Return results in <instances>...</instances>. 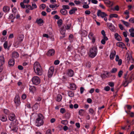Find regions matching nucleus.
<instances>
[{
    "instance_id": "obj_51",
    "label": "nucleus",
    "mask_w": 134,
    "mask_h": 134,
    "mask_svg": "<svg viewBox=\"0 0 134 134\" xmlns=\"http://www.w3.org/2000/svg\"><path fill=\"white\" fill-rule=\"evenodd\" d=\"M89 112L90 113H91L92 114H93L94 112L93 109L92 108H90L89 109Z\"/></svg>"
},
{
    "instance_id": "obj_30",
    "label": "nucleus",
    "mask_w": 134,
    "mask_h": 134,
    "mask_svg": "<svg viewBox=\"0 0 134 134\" xmlns=\"http://www.w3.org/2000/svg\"><path fill=\"white\" fill-rule=\"evenodd\" d=\"M118 17V15L115 14H111L109 15V17L110 18H112L113 17L117 18Z\"/></svg>"
},
{
    "instance_id": "obj_23",
    "label": "nucleus",
    "mask_w": 134,
    "mask_h": 134,
    "mask_svg": "<svg viewBox=\"0 0 134 134\" xmlns=\"http://www.w3.org/2000/svg\"><path fill=\"white\" fill-rule=\"evenodd\" d=\"M15 119V115L14 114H12L9 117V119L11 121Z\"/></svg>"
},
{
    "instance_id": "obj_14",
    "label": "nucleus",
    "mask_w": 134,
    "mask_h": 134,
    "mask_svg": "<svg viewBox=\"0 0 134 134\" xmlns=\"http://www.w3.org/2000/svg\"><path fill=\"white\" fill-rule=\"evenodd\" d=\"M5 62L4 58L3 56H0V66H2L4 64Z\"/></svg>"
},
{
    "instance_id": "obj_9",
    "label": "nucleus",
    "mask_w": 134,
    "mask_h": 134,
    "mask_svg": "<svg viewBox=\"0 0 134 134\" xmlns=\"http://www.w3.org/2000/svg\"><path fill=\"white\" fill-rule=\"evenodd\" d=\"M43 120H36V124L37 126H40L43 125Z\"/></svg>"
},
{
    "instance_id": "obj_58",
    "label": "nucleus",
    "mask_w": 134,
    "mask_h": 134,
    "mask_svg": "<svg viewBox=\"0 0 134 134\" xmlns=\"http://www.w3.org/2000/svg\"><path fill=\"white\" fill-rule=\"evenodd\" d=\"M101 77L102 79H105L107 77L105 74H102L101 75Z\"/></svg>"
},
{
    "instance_id": "obj_17",
    "label": "nucleus",
    "mask_w": 134,
    "mask_h": 134,
    "mask_svg": "<svg viewBox=\"0 0 134 134\" xmlns=\"http://www.w3.org/2000/svg\"><path fill=\"white\" fill-rule=\"evenodd\" d=\"M12 57L15 58H18L19 56L18 53L16 52H14L12 53Z\"/></svg>"
},
{
    "instance_id": "obj_21",
    "label": "nucleus",
    "mask_w": 134,
    "mask_h": 134,
    "mask_svg": "<svg viewBox=\"0 0 134 134\" xmlns=\"http://www.w3.org/2000/svg\"><path fill=\"white\" fill-rule=\"evenodd\" d=\"M0 119L2 121L4 122L7 121V116L2 115L0 117Z\"/></svg>"
},
{
    "instance_id": "obj_19",
    "label": "nucleus",
    "mask_w": 134,
    "mask_h": 134,
    "mask_svg": "<svg viewBox=\"0 0 134 134\" xmlns=\"http://www.w3.org/2000/svg\"><path fill=\"white\" fill-rule=\"evenodd\" d=\"M60 12L62 14L64 15H66L67 13V11L63 8L62 9Z\"/></svg>"
},
{
    "instance_id": "obj_49",
    "label": "nucleus",
    "mask_w": 134,
    "mask_h": 134,
    "mask_svg": "<svg viewBox=\"0 0 134 134\" xmlns=\"http://www.w3.org/2000/svg\"><path fill=\"white\" fill-rule=\"evenodd\" d=\"M108 85L111 87H113L114 86V83L113 82H110L108 83Z\"/></svg>"
},
{
    "instance_id": "obj_43",
    "label": "nucleus",
    "mask_w": 134,
    "mask_h": 134,
    "mask_svg": "<svg viewBox=\"0 0 134 134\" xmlns=\"http://www.w3.org/2000/svg\"><path fill=\"white\" fill-rule=\"evenodd\" d=\"M91 62H87L86 63V66L87 67H88V68H90L91 66Z\"/></svg>"
},
{
    "instance_id": "obj_48",
    "label": "nucleus",
    "mask_w": 134,
    "mask_h": 134,
    "mask_svg": "<svg viewBox=\"0 0 134 134\" xmlns=\"http://www.w3.org/2000/svg\"><path fill=\"white\" fill-rule=\"evenodd\" d=\"M88 5L89 4H85L83 5L82 7L84 8H88L89 7V6Z\"/></svg>"
},
{
    "instance_id": "obj_5",
    "label": "nucleus",
    "mask_w": 134,
    "mask_h": 134,
    "mask_svg": "<svg viewBox=\"0 0 134 134\" xmlns=\"http://www.w3.org/2000/svg\"><path fill=\"white\" fill-rule=\"evenodd\" d=\"M134 60V59L132 58L131 55L130 56V55L129 54H127L126 61L127 63L128 64H130L131 63H132L133 62Z\"/></svg>"
},
{
    "instance_id": "obj_60",
    "label": "nucleus",
    "mask_w": 134,
    "mask_h": 134,
    "mask_svg": "<svg viewBox=\"0 0 134 134\" xmlns=\"http://www.w3.org/2000/svg\"><path fill=\"white\" fill-rule=\"evenodd\" d=\"M59 61L58 60H55L54 62V64L55 65H57L59 64Z\"/></svg>"
},
{
    "instance_id": "obj_63",
    "label": "nucleus",
    "mask_w": 134,
    "mask_h": 134,
    "mask_svg": "<svg viewBox=\"0 0 134 134\" xmlns=\"http://www.w3.org/2000/svg\"><path fill=\"white\" fill-rule=\"evenodd\" d=\"M46 134H51V130L50 129H48L46 132Z\"/></svg>"
},
{
    "instance_id": "obj_33",
    "label": "nucleus",
    "mask_w": 134,
    "mask_h": 134,
    "mask_svg": "<svg viewBox=\"0 0 134 134\" xmlns=\"http://www.w3.org/2000/svg\"><path fill=\"white\" fill-rule=\"evenodd\" d=\"M65 30H60V33L61 34L63 35V37H64L65 36Z\"/></svg>"
},
{
    "instance_id": "obj_11",
    "label": "nucleus",
    "mask_w": 134,
    "mask_h": 134,
    "mask_svg": "<svg viewBox=\"0 0 134 134\" xmlns=\"http://www.w3.org/2000/svg\"><path fill=\"white\" fill-rule=\"evenodd\" d=\"M14 102L15 103L18 104L20 103V98L19 95L17 94L15 98Z\"/></svg>"
},
{
    "instance_id": "obj_55",
    "label": "nucleus",
    "mask_w": 134,
    "mask_h": 134,
    "mask_svg": "<svg viewBox=\"0 0 134 134\" xmlns=\"http://www.w3.org/2000/svg\"><path fill=\"white\" fill-rule=\"evenodd\" d=\"M23 2H21L20 3V5L21 7L23 8H24L25 7V6Z\"/></svg>"
},
{
    "instance_id": "obj_8",
    "label": "nucleus",
    "mask_w": 134,
    "mask_h": 134,
    "mask_svg": "<svg viewBox=\"0 0 134 134\" xmlns=\"http://www.w3.org/2000/svg\"><path fill=\"white\" fill-rule=\"evenodd\" d=\"M116 46L122 48H126L127 49V48H126L125 46V44L122 42H118L116 44Z\"/></svg>"
},
{
    "instance_id": "obj_54",
    "label": "nucleus",
    "mask_w": 134,
    "mask_h": 134,
    "mask_svg": "<svg viewBox=\"0 0 134 134\" xmlns=\"http://www.w3.org/2000/svg\"><path fill=\"white\" fill-rule=\"evenodd\" d=\"M60 112L62 114H63L65 112V110L64 108H62L60 109Z\"/></svg>"
},
{
    "instance_id": "obj_56",
    "label": "nucleus",
    "mask_w": 134,
    "mask_h": 134,
    "mask_svg": "<svg viewBox=\"0 0 134 134\" xmlns=\"http://www.w3.org/2000/svg\"><path fill=\"white\" fill-rule=\"evenodd\" d=\"M104 3L107 5H110V4L111 2L110 1H106L104 0Z\"/></svg>"
},
{
    "instance_id": "obj_53",
    "label": "nucleus",
    "mask_w": 134,
    "mask_h": 134,
    "mask_svg": "<svg viewBox=\"0 0 134 134\" xmlns=\"http://www.w3.org/2000/svg\"><path fill=\"white\" fill-rule=\"evenodd\" d=\"M127 80H126V81L125 80L123 82V85L125 87L127 86H126V84L127 83Z\"/></svg>"
},
{
    "instance_id": "obj_1",
    "label": "nucleus",
    "mask_w": 134,
    "mask_h": 134,
    "mask_svg": "<svg viewBox=\"0 0 134 134\" xmlns=\"http://www.w3.org/2000/svg\"><path fill=\"white\" fill-rule=\"evenodd\" d=\"M34 69L37 75H41L42 74V69L39 63L35 62L34 64Z\"/></svg>"
},
{
    "instance_id": "obj_37",
    "label": "nucleus",
    "mask_w": 134,
    "mask_h": 134,
    "mask_svg": "<svg viewBox=\"0 0 134 134\" xmlns=\"http://www.w3.org/2000/svg\"><path fill=\"white\" fill-rule=\"evenodd\" d=\"M3 111L4 113L7 115H9L10 113L9 111L7 109H4Z\"/></svg>"
},
{
    "instance_id": "obj_59",
    "label": "nucleus",
    "mask_w": 134,
    "mask_h": 134,
    "mask_svg": "<svg viewBox=\"0 0 134 134\" xmlns=\"http://www.w3.org/2000/svg\"><path fill=\"white\" fill-rule=\"evenodd\" d=\"M104 90L106 91H109L110 90V87L108 86H107L104 87Z\"/></svg>"
},
{
    "instance_id": "obj_6",
    "label": "nucleus",
    "mask_w": 134,
    "mask_h": 134,
    "mask_svg": "<svg viewBox=\"0 0 134 134\" xmlns=\"http://www.w3.org/2000/svg\"><path fill=\"white\" fill-rule=\"evenodd\" d=\"M54 71V68L53 66H51L48 71V75L49 77H50L52 76Z\"/></svg>"
},
{
    "instance_id": "obj_22",
    "label": "nucleus",
    "mask_w": 134,
    "mask_h": 134,
    "mask_svg": "<svg viewBox=\"0 0 134 134\" xmlns=\"http://www.w3.org/2000/svg\"><path fill=\"white\" fill-rule=\"evenodd\" d=\"M81 2L82 4H86L87 3V1L88 2V4H89L90 3L91 0H81Z\"/></svg>"
},
{
    "instance_id": "obj_40",
    "label": "nucleus",
    "mask_w": 134,
    "mask_h": 134,
    "mask_svg": "<svg viewBox=\"0 0 134 134\" xmlns=\"http://www.w3.org/2000/svg\"><path fill=\"white\" fill-rule=\"evenodd\" d=\"M84 112V110L81 109L79 111V114L80 115H83V113H82L83 112Z\"/></svg>"
},
{
    "instance_id": "obj_15",
    "label": "nucleus",
    "mask_w": 134,
    "mask_h": 134,
    "mask_svg": "<svg viewBox=\"0 0 134 134\" xmlns=\"http://www.w3.org/2000/svg\"><path fill=\"white\" fill-rule=\"evenodd\" d=\"M116 54V52L114 51L111 52L110 55V58L111 60H113L114 59V58Z\"/></svg>"
},
{
    "instance_id": "obj_61",
    "label": "nucleus",
    "mask_w": 134,
    "mask_h": 134,
    "mask_svg": "<svg viewBox=\"0 0 134 134\" xmlns=\"http://www.w3.org/2000/svg\"><path fill=\"white\" fill-rule=\"evenodd\" d=\"M91 2L94 4H97L98 3V1L97 0H91Z\"/></svg>"
},
{
    "instance_id": "obj_64",
    "label": "nucleus",
    "mask_w": 134,
    "mask_h": 134,
    "mask_svg": "<svg viewBox=\"0 0 134 134\" xmlns=\"http://www.w3.org/2000/svg\"><path fill=\"white\" fill-rule=\"evenodd\" d=\"M87 102L88 103H91L92 102V100L91 98H88L87 99Z\"/></svg>"
},
{
    "instance_id": "obj_41",
    "label": "nucleus",
    "mask_w": 134,
    "mask_h": 134,
    "mask_svg": "<svg viewBox=\"0 0 134 134\" xmlns=\"http://www.w3.org/2000/svg\"><path fill=\"white\" fill-rule=\"evenodd\" d=\"M93 35V33L91 32H90L89 34H88V37L90 39H91V37L94 36Z\"/></svg>"
},
{
    "instance_id": "obj_34",
    "label": "nucleus",
    "mask_w": 134,
    "mask_h": 134,
    "mask_svg": "<svg viewBox=\"0 0 134 134\" xmlns=\"http://www.w3.org/2000/svg\"><path fill=\"white\" fill-rule=\"evenodd\" d=\"M70 117V114L69 113H66L65 115V118L67 119H68Z\"/></svg>"
},
{
    "instance_id": "obj_38",
    "label": "nucleus",
    "mask_w": 134,
    "mask_h": 134,
    "mask_svg": "<svg viewBox=\"0 0 134 134\" xmlns=\"http://www.w3.org/2000/svg\"><path fill=\"white\" fill-rule=\"evenodd\" d=\"M61 123L64 125H66L68 123V121L67 120H62Z\"/></svg>"
},
{
    "instance_id": "obj_7",
    "label": "nucleus",
    "mask_w": 134,
    "mask_h": 134,
    "mask_svg": "<svg viewBox=\"0 0 134 134\" xmlns=\"http://www.w3.org/2000/svg\"><path fill=\"white\" fill-rule=\"evenodd\" d=\"M107 26L108 27L109 29L111 31L115 32V26L111 23H107Z\"/></svg>"
},
{
    "instance_id": "obj_46",
    "label": "nucleus",
    "mask_w": 134,
    "mask_h": 134,
    "mask_svg": "<svg viewBox=\"0 0 134 134\" xmlns=\"http://www.w3.org/2000/svg\"><path fill=\"white\" fill-rule=\"evenodd\" d=\"M125 112L129 114L130 116L131 117H133L134 116V113L133 112H131L130 113H128L127 111H125Z\"/></svg>"
},
{
    "instance_id": "obj_24",
    "label": "nucleus",
    "mask_w": 134,
    "mask_h": 134,
    "mask_svg": "<svg viewBox=\"0 0 134 134\" xmlns=\"http://www.w3.org/2000/svg\"><path fill=\"white\" fill-rule=\"evenodd\" d=\"M10 8L8 6H4L3 8V11L6 12L9 10Z\"/></svg>"
},
{
    "instance_id": "obj_35",
    "label": "nucleus",
    "mask_w": 134,
    "mask_h": 134,
    "mask_svg": "<svg viewBox=\"0 0 134 134\" xmlns=\"http://www.w3.org/2000/svg\"><path fill=\"white\" fill-rule=\"evenodd\" d=\"M39 105L38 103H36L34 106L33 108L35 110H37L38 109Z\"/></svg>"
},
{
    "instance_id": "obj_25",
    "label": "nucleus",
    "mask_w": 134,
    "mask_h": 134,
    "mask_svg": "<svg viewBox=\"0 0 134 134\" xmlns=\"http://www.w3.org/2000/svg\"><path fill=\"white\" fill-rule=\"evenodd\" d=\"M62 98V96L60 94H58L57 96L56 100L58 102H59L61 100Z\"/></svg>"
},
{
    "instance_id": "obj_52",
    "label": "nucleus",
    "mask_w": 134,
    "mask_h": 134,
    "mask_svg": "<svg viewBox=\"0 0 134 134\" xmlns=\"http://www.w3.org/2000/svg\"><path fill=\"white\" fill-rule=\"evenodd\" d=\"M131 78V77H130L129 79H128L127 78V83L126 84V86H127L128 84L131 82L132 81Z\"/></svg>"
},
{
    "instance_id": "obj_28",
    "label": "nucleus",
    "mask_w": 134,
    "mask_h": 134,
    "mask_svg": "<svg viewBox=\"0 0 134 134\" xmlns=\"http://www.w3.org/2000/svg\"><path fill=\"white\" fill-rule=\"evenodd\" d=\"M68 96L70 97H72L74 95V93L70 91L68 93Z\"/></svg>"
},
{
    "instance_id": "obj_16",
    "label": "nucleus",
    "mask_w": 134,
    "mask_h": 134,
    "mask_svg": "<svg viewBox=\"0 0 134 134\" xmlns=\"http://www.w3.org/2000/svg\"><path fill=\"white\" fill-rule=\"evenodd\" d=\"M77 10V9L76 7L73 8L72 9L69 11V13L70 15L74 13L75 11H76Z\"/></svg>"
},
{
    "instance_id": "obj_57",
    "label": "nucleus",
    "mask_w": 134,
    "mask_h": 134,
    "mask_svg": "<svg viewBox=\"0 0 134 134\" xmlns=\"http://www.w3.org/2000/svg\"><path fill=\"white\" fill-rule=\"evenodd\" d=\"M85 49H82L81 51V52L82 55H84L85 53Z\"/></svg>"
},
{
    "instance_id": "obj_42",
    "label": "nucleus",
    "mask_w": 134,
    "mask_h": 134,
    "mask_svg": "<svg viewBox=\"0 0 134 134\" xmlns=\"http://www.w3.org/2000/svg\"><path fill=\"white\" fill-rule=\"evenodd\" d=\"M8 44V42L7 41H5L3 44V46L5 49H6L7 48V46Z\"/></svg>"
},
{
    "instance_id": "obj_10",
    "label": "nucleus",
    "mask_w": 134,
    "mask_h": 134,
    "mask_svg": "<svg viewBox=\"0 0 134 134\" xmlns=\"http://www.w3.org/2000/svg\"><path fill=\"white\" fill-rule=\"evenodd\" d=\"M54 53L55 51L53 49H51L48 51L47 55L49 56H52L54 54Z\"/></svg>"
},
{
    "instance_id": "obj_62",
    "label": "nucleus",
    "mask_w": 134,
    "mask_h": 134,
    "mask_svg": "<svg viewBox=\"0 0 134 134\" xmlns=\"http://www.w3.org/2000/svg\"><path fill=\"white\" fill-rule=\"evenodd\" d=\"M84 90V88L83 87H81L80 88V93L82 94Z\"/></svg>"
},
{
    "instance_id": "obj_36",
    "label": "nucleus",
    "mask_w": 134,
    "mask_h": 134,
    "mask_svg": "<svg viewBox=\"0 0 134 134\" xmlns=\"http://www.w3.org/2000/svg\"><path fill=\"white\" fill-rule=\"evenodd\" d=\"M57 24L59 26H60L62 24V21L61 19L58 20L57 22Z\"/></svg>"
},
{
    "instance_id": "obj_50",
    "label": "nucleus",
    "mask_w": 134,
    "mask_h": 134,
    "mask_svg": "<svg viewBox=\"0 0 134 134\" xmlns=\"http://www.w3.org/2000/svg\"><path fill=\"white\" fill-rule=\"evenodd\" d=\"M117 71V69L116 68H114L112 69L111 72V73H114L116 72Z\"/></svg>"
},
{
    "instance_id": "obj_45",
    "label": "nucleus",
    "mask_w": 134,
    "mask_h": 134,
    "mask_svg": "<svg viewBox=\"0 0 134 134\" xmlns=\"http://www.w3.org/2000/svg\"><path fill=\"white\" fill-rule=\"evenodd\" d=\"M9 18L12 20H14L15 18V16L13 14H11L9 16Z\"/></svg>"
},
{
    "instance_id": "obj_44",
    "label": "nucleus",
    "mask_w": 134,
    "mask_h": 134,
    "mask_svg": "<svg viewBox=\"0 0 134 134\" xmlns=\"http://www.w3.org/2000/svg\"><path fill=\"white\" fill-rule=\"evenodd\" d=\"M26 8H27L28 9L30 10H32L33 9V8L31 7L30 5H26Z\"/></svg>"
},
{
    "instance_id": "obj_26",
    "label": "nucleus",
    "mask_w": 134,
    "mask_h": 134,
    "mask_svg": "<svg viewBox=\"0 0 134 134\" xmlns=\"http://www.w3.org/2000/svg\"><path fill=\"white\" fill-rule=\"evenodd\" d=\"M29 90L30 91L33 92H34L35 91L36 89L35 87L34 86H31L29 88Z\"/></svg>"
},
{
    "instance_id": "obj_27",
    "label": "nucleus",
    "mask_w": 134,
    "mask_h": 134,
    "mask_svg": "<svg viewBox=\"0 0 134 134\" xmlns=\"http://www.w3.org/2000/svg\"><path fill=\"white\" fill-rule=\"evenodd\" d=\"M43 115L41 114H39L38 115V118H37L36 120H43Z\"/></svg>"
},
{
    "instance_id": "obj_13",
    "label": "nucleus",
    "mask_w": 134,
    "mask_h": 134,
    "mask_svg": "<svg viewBox=\"0 0 134 134\" xmlns=\"http://www.w3.org/2000/svg\"><path fill=\"white\" fill-rule=\"evenodd\" d=\"M14 60L13 59H10L8 62V65L9 67L13 66L14 64Z\"/></svg>"
},
{
    "instance_id": "obj_39",
    "label": "nucleus",
    "mask_w": 134,
    "mask_h": 134,
    "mask_svg": "<svg viewBox=\"0 0 134 134\" xmlns=\"http://www.w3.org/2000/svg\"><path fill=\"white\" fill-rule=\"evenodd\" d=\"M123 73V71L122 70H120L118 72V76L119 77H120L122 76Z\"/></svg>"
},
{
    "instance_id": "obj_4",
    "label": "nucleus",
    "mask_w": 134,
    "mask_h": 134,
    "mask_svg": "<svg viewBox=\"0 0 134 134\" xmlns=\"http://www.w3.org/2000/svg\"><path fill=\"white\" fill-rule=\"evenodd\" d=\"M97 15L98 16H100L102 18L108 16V15L105 13L102 12L101 10H98Z\"/></svg>"
},
{
    "instance_id": "obj_12",
    "label": "nucleus",
    "mask_w": 134,
    "mask_h": 134,
    "mask_svg": "<svg viewBox=\"0 0 134 134\" xmlns=\"http://www.w3.org/2000/svg\"><path fill=\"white\" fill-rule=\"evenodd\" d=\"M114 37L115 38L119 41H121L122 40L121 37L117 33H115V34Z\"/></svg>"
},
{
    "instance_id": "obj_32",
    "label": "nucleus",
    "mask_w": 134,
    "mask_h": 134,
    "mask_svg": "<svg viewBox=\"0 0 134 134\" xmlns=\"http://www.w3.org/2000/svg\"><path fill=\"white\" fill-rule=\"evenodd\" d=\"M87 33L85 30H83L82 31L81 35L82 36L85 37L87 35Z\"/></svg>"
},
{
    "instance_id": "obj_29",
    "label": "nucleus",
    "mask_w": 134,
    "mask_h": 134,
    "mask_svg": "<svg viewBox=\"0 0 134 134\" xmlns=\"http://www.w3.org/2000/svg\"><path fill=\"white\" fill-rule=\"evenodd\" d=\"M36 22L38 24H40L43 22V20L41 19H37Z\"/></svg>"
},
{
    "instance_id": "obj_31",
    "label": "nucleus",
    "mask_w": 134,
    "mask_h": 134,
    "mask_svg": "<svg viewBox=\"0 0 134 134\" xmlns=\"http://www.w3.org/2000/svg\"><path fill=\"white\" fill-rule=\"evenodd\" d=\"M121 21L123 23L124 25L127 27L129 26L130 25V24L127 22L124 21V20H122Z\"/></svg>"
},
{
    "instance_id": "obj_18",
    "label": "nucleus",
    "mask_w": 134,
    "mask_h": 134,
    "mask_svg": "<svg viewBox=\"0 0 134 134\" xmlns=\"http://www.w3.org/2000/svg\"><path fill=\"white\" fill-rule=\"evenodd\" d=\"M70 89L72 90H75L76 87V85H75L74 83H72L70 84Z\"/></svg>"
},
{
    "instance_id": "obj_47",
    "label": "nucleus",
    "mask_w": 134,
    "mask_h": 134,
    "mask_svg": "<svg viewBox=\"0 0 134 134\" xmlns=\"http://www.w3.org/2000/svg\"><path fill=\"white\" fill-rule=\"evenodd\" d=\"M62 7L64 9H69V7L68 5H63Z\"/></svg>"
},
{
    "instance_id": "obj_2",
    "label": "nucleus",
    "mask_w": 134,
    "mask_h": 134,
    "mask_svg": "<svg viewBox=\"0 0 134 134\" xmlns=\"http://www.w3.org/2000/svg\"><path fill=\"white\" fill-rule=\"evenodd\" d=\"M97 47H93L91 48L88 54L89 56L91 58H93L96 56L97 53Z\"/></svg>"
},
{
    "instance_id": "obj_20",
    "label": "nucleus",
    "mask_w": 134,
    "mask_h": 134,
    "mask_svg": "<svg viewBox=\"0 0 134 134\" xmlns=\"http://www.w3.org/2000/svg\"><path fill=\"white\" fill-rule=\"evenodd\" d=\"M74 74L73 71L71 70H69L67 74L70 77H72L73 76Z\"/></svg>"
},
{
    "instance_id": "obj_3",
    "label": "nucleus",
    "mask_w": 134,
    "mask_h": 134,
    "mask_svg": "<svg viewBox=\"0 0 134 134\" xmlns=\"http://www.w3.org/2000/svg\"><path fill=\"white\" fill-rule=\"evenodd\" d=\"M32 81L34 84L37 85L40 83V79L38 77L35 76L32 78Z\"/></svg>"
}]
</instances>
